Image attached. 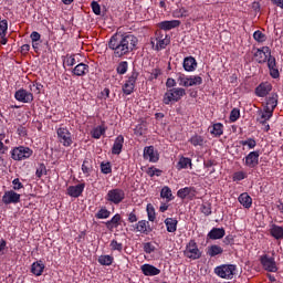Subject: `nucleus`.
I'll use <instances>...</instances> for the list:
<instances>
[{"mask_svg": "<svg viewBox=\"0 0 283 283\" xmlns=\"http://www.w3.org/2000/svg\"><path fill=\"white\" fill-rule=\"evenodd\" d=\"M138 45V38L134 34L113 35L108 42L109 50H113L114 56L120 59L129 52H134Z\"/></svg>", "mask_w": 283, "mask_h": 283, "instance_id": "1", "label": "nucleus"}, {"mask_svg": "<svg viewBox=\"0 0 283 283\" xmlns=\"http://www.w3.org/2000/svg\"><path fill=\"white\" fill-rule=\"evenodd\" d=\"M184 96H187V91L182 87L168 88L164 94L163 103L165 105H171V103H178Z\"/></svg>", "mask_w": 283, "mask_h": 283, "instance_id": "2", "label": "nucleus"}, {"mask_svg": "<svg viewBox=\"0 0 283 283\" xmlns=\"http://www.w3.org/2000/svg\"><path fill=\"white\" fill-rule=\"evenodd\" d=\"M235 271H238V268L234 264H222L214 269L216 275L222 277V280H233Z\"/></svg>", "mask_w": 283, "mask_h": 283, "instance_id": "3", "label": "nucleus"}, {"mask_svg": "<svg viewBox=\"0 0 283 283\" xmlns=\"http://www.w3.org/2000/svg\"><path fill=\"white\" fill-rule=\"evenodd\" d=\"M153 48L156 50H165L171 43V39L167 33H163L161 31H157L155 38L150 41Z\"/></svg>", "mask_w": 283, "mask_h": 283, "instance_id": "4", "label": "nucleus"}, {"mask_svg": "<svg viewBox=\"0 0 283 283\" xmlns=\"http://www.w3.org/2000/svg\"><path fill=\"white\" fill-rule=\"evenodd\" d=\"M57 140L63 145V147H72V144L74 143V139L72 138V133L67 127L60 126L56 129Z\"/></svg>", "mask_w": 283, "mask_h": 283, "instance_id": "5", "label": "nucleus"}, {"mask_svg": "<svg viewBox=\"0 0 283 283\" xmlns=\"http://www.w3.org/2000/svg\"><path fill=\"white\" fill-rule=\"evenodd\" d=\"M32 154H34V151L29 147L19 146L11 150V158L12 160H28Z\"/></svg>", "mask_w": 283, "mask_h": 283, "instance_id": "6", "label": "nucleus"}, {"mask_svg": "<svg viewBox=\"0 0 283 283\" xmlns=\"http://www.w3.org/2000/svg\"><path fill=\"white\" fill-rule=\"evenodd\" d=\"M184 255L189 258V260H200V258H202V253L200 252V249H198V243H196L195 240L189 241L184 251Z\"/></svg>", "mask_w": 283, "mask_h": 283, "instance_id": "7", "label": "nucleus"}, {"mask_svg": "<svg viewBox=\"0 0 283 283\" xmlns=\"http://www.w3.org/2000/svg\"><path fill=\"white\" fill-rule=\"evenodd\" d=\"M105 200H107V202H112L113 205H120V202L125 200V190L120 188L112 189L107 192Z\"/></svg>", "mask_w": 283, "mask_h": 283, "instance_id": "8", "label": "nucleus"}, {"mask_svg": "<svg viewBox=\"0 0 283 283\" xmlns=\"http://www.w3.org/2000/svg\"><path fill=\"white\" fill-rule=\"evenodd\" d=\"M260 262L265 271H269L270 273H277V264L275 263V259L265 254L261 256Z\"/></svg>", "mask_w": 283, "mask_h": 283, "instance_id": "9", "label": "nucleus"}, {"mask_svg": "<svg viewBox=\"0 0 283 283\" xmlns=\"http://www.w3.org/2000/svg\"><path fill=\"white\" fill-rule=\"evenodd\" d=\"M253 56L256 63H266V61H269V57L271 56V49H269V46L256 49Z\"/></svg>", "mask_w": 283, "mask_h": 283, "instance_id": "10", "label": "nucleus"}, {"mask_svg": "<svg viewBox=\"0 0 283 283\" xmlns=\"http://www.w3.org/2000/svg\"><path fill=\"white\" fill-rule=\"evenodd\" d=\"M244 165L245 167H249V169H254V167H258L260 165V151H251L244 158Z\"/></svg>", "mask_w": 283, "mask_h": 283, "instance_id": "11", "label": "nucleus"}, {"mask_svg": "<svg viewBox=\"0 0 283 283\" xmlns=\"http://www.w3.org/2000/svg\"><path fill=\"white\" fill-rule=\"evenodd\" d=\"M144 160H148V163H158L160 160V155L158 150L154 149V146H146L144 148Z\"/></svg>", "mask_w": 283, "mask_h": 283, "instance_id": "12", "label": "nucleus"}, {"mask_svg": "<svg viewBox=\"0 0 283 283\" xmlns=\"http://www.w3.org/2000/svg\"><path fill=\"white\" fill-rule=\"evenodd\" d=\"M2 202L4 205H18V202H21V195L17 193L14 190H8L2 197Z\"/></svg>", "mask_w": 283, "mask_h": 283, "instance_id": "13", "label": "nucleus"}, {"mask_svg": "<svg viewBox=\"0 0 283 283\" xmlns=\"http://www.w3.org/2000/svg\"><path fill=\"white\" fill-rule=\"evenodd\" d=\"M271 118H273V111H271L269 107L264 106L263 111H258L256 120L260 123V125H266V122L271 120Z\"/></svg>", "mask_w": 283, "mask_h": 283, "instance_id": "14", "label": "nucleus"}, {"mask_svg": "<svg viewBox=\"0 0 283 283\" xmlns=\"http://www.w3.org/2000/svg\"><path fill=\"white\" fill-rule=\"evenodd\" d=\"M14 98L19 101V103H32L34 101V95L27 90L20 88L15 92Z\"/></svg>", "mask_w": 283, "mask_h": 283, "instance_id": "15", "label": "nucleus"}, {"mask_svg": "<svg viewBox=\"0 0 283 283\" xmlns=\"http://www.w3.org/2000/svg\"><path fill=\"white\" fill-rule=\"evenodd\" d=\"M271 90H273V85H271L269 82H263L256 86L255 94L259 96V98H264V96H269Z\"/></svg>", "mask_w": 283, "mask_h": 283, "instance_id": "16", "label": "nucleus"}, {"mask_svg": "<svg viewBox=\"0 0 283 283\" xmlns=\"http://www.w3.org/2000/svg\"><path fill=\"white\" fill-rule=\"evenodd\" d=\"M83 191H85V184H78L76 186H70L66 189V193L71 198H80V196L83 195Z\"/></svg>", "mask_w": 283, "mask_h": 283, "instance_id": "17", "label": "nucleus"}, {"mask_svg": "<svg viewBox=\"0 0 283 283\" xmlns=\"http://www.w3.org/2000/svg\"><path fill=\"white\" fill-rule=\"evenodd\" d=\"M136 78H137L136 73H133L132 76H129L128 80L126 81V83L124 84L123 92L127 96H129V94H132V92H134V87L136 85Z\"/></svg>", "mask_w": 283, "mask_h": 283, "instance_id": "18", "label": "nucleus"}, {"mask_svg": "<svg viewBox=\"0 0 283 283\" xmlns=\"http://www.w3.org/2000/svg\"><path fill=\"white\" fill-rule=\"evenodd\" d=\"M268 67L270 70V76H272V78H280V70L277 69L275 57L270 56L268 59Z\"/></svg>", "mask_w": 283, "mask_h": 283, "instance_id": "19", "label": "nucleus"}, {"mask_svg": "<svg viewBox=\"0 0 283 283\" xmlns=\"http://www.w3.org/2000/svg\"><path fill=\"white\" fill-rule=\"evenodd\" d=\"M72 74H74V76H85L90 74V65L80 63L73 69Z\"/></svg>", "mask_w": 283, "mask_h": 283, "instance_id": "20", "label": "nucleus"}, {"mask_svg": "<svg viewBox=\"0 0 283 283\" xmlns=\"http://www.w3.org/2000/svg\"><path fill=\"white\" fill-rule=\"evenodd\" d=\"M142 272L144 273V275H147V276L160 275V269L151 264L142 265Z\"/></svg>", "mask_w": 283, "mask_h": 283, "instance_id": "21", "label": "nucleus"}, {"mask_svg": "<svg viewBox=\"0 0 283 283\" xmlns=\"http://www.w3.org/2000/svg\"><path fill=\"white\" fill-rule=\"evenodd\" d=\"M196 67H198V62H196V57L188 56L184 60V69L186 72H195Z\"/></svg>", "mask_w": 283, "mask_h": 283, "instance_id": "22", "label": "nucleus"}, {"mask_svg": "<svg viewBox=\"0 0 283 283\" xmlns=\"http://www.w3.org/2000/svg\"><path fill=\"white\" fill-rule=\"evenodd\" d=\"M124 143H125V137H123L122 135L117 136L112 148V154H114L115 156H118L120 151H123Z\"/></svg>", "mask_w": 283, "mask_h": 283, "instance_id": "23", "label": "nucleus"}, {"mask_svg": "<svg viewBox=\"0 0 283 283\" xmlns=\"http://www.w3.org/2000/svg\"><path fill=\"white\" fill-rule=\"evenodd\" d=\"M43 271H45V264H43V261H36L32 263L31 273H33V275L40 277V275H43Z\"/></svg>", "mask_w": 283, "mask_h": 283, "instance_id": "24", "label": "nucleus"}, {"mask_svg": "<svg viewBox=\"0 0 283 283\" xmlns=\"http://www.w3.org/2000/svg\"><path fill=\"white\" fill-rule=\"evenodd\" d=\"M239 202L244 207V209H251V206L253 205V199L249 193L243 192L239 196Z\"/></svg>", "mask_w": 283, "mask_h": 283, "instance_id": "25", "label": "nucleus"}, {"mask_svg": "<svg viewBox=\"0 0 283 283\" xmlns=\"http://www.w3.org/2000/svg\"><path fill=\"white\" fill-rule=\"evenodd\" d=\"M226 235L223 228H213L209 233L208 238L210 240H222V237Z\"/></svg>", "mask_w": 283, "mask_h": 283, "instance_id": "26", "label": "nucleus"}, {"mask_svg": "<svg viewBox=\"0 0 283 283\" xmlns=\"http://www.w3.org/2000/svg\"><path fill=\"white\" fill-rule=\"evenodd\" d=\"M180 27V20L163 21L159 23L160 30H174Z\"/></svg>", "mask_w": 283, "mask_h": 283, "instance_id": "27", "label": "nucleus"}, {"mask_svg": "<svg viewBox=\"0 0 283 283\" xmlns=\"http://www.w3.org/2000/svg\"><path fill=\"white\" fill-rule=\"evenodd\" d=\"M164 222L166 224L168 233H176V231L178 230V220L174 218H167Z\"/></svg>", "mask_w": 283, "mask_h": 283, "instance_id": "28", "label": "nucleus"}, {"mask_svg": "<svg viewBox=\"0 0 283 283\" xmlns=\"http://www.w3.org/2000/svg\"><path fill=\"white\" fill-rule=\"evenodd\" d=\"M264 107H268L271 112H275L277 107V94L273 93L266 98Z\"/></svg>", "mask_w": 283, "mask_h": 283, "instance_id": "29", "label": "nucleus"}, {"mask_svg": "<svg viewBox=\"0 0 283 283\" xmlns=\"http://www.w3.org/2000/svg\"><path fill=\"white\" fill-rule=\"evenodd\" d=\"M189 143L192 144L193 147H205L207 140L201 135H193L190 137Z\"/></svg>", "mask_w": 283, "mask_h": 283, "instance_id": "30", "label": "nucleus"}, {"mask_svg": "<svg viewBox=\"0 0 283 283\" xmlns=\"http://www.w3.org/2000/svg\"><path fill=\"white\" fill-rule=\"evenodd\" d=\"M136 231L147 235L149 233V231H151V229H149V221H147V220L138 221L136 224Z\"/></svg>", "mask_w": 283, "mask_h": 283, "instance_id": "31", "label": "nucleus"}, {"mask_svg": "<svg viewBox=\"0 0 283 283\" xmlns=\"http://www.w3.org/2000/svg\"><path fill=\"white\" fill-rule=\"evenodd\" d=\"M106 228L108 231H114V229H117L118 224H120V214H115L109 221L106 223Z\"/></svg>", "mask_w": 283, "mask_h": 283, "instance_id": "32", "label": "nucleus"}, {"mask_svg": "<svg viewBox=\"0 0 283 283\" xmlns=\"http://www.w3.org/2000/svg\"><path fill=\"white\" fill-rule=\"evenodd\" d=\"M178 198H181V200H185L188 196H196V190L191 187L181 188L177 191Z\"/></svg>", "mask_w": 283, "mask_h": 283, "instance_id": "33", "label": "nucleus"}, {"mask_svg": "<svg viewBox=\"0 0 283 283\" xmlns=\"http://www.w3.org/2000/svg\"><path fill=\"white\" fill-rule=\"evenodd\" d=\"M224 253V250L220 245H210L207 251V255L210 258H216V255H222Z\"/></svg>", "mask_w": 283, "mask_h": 283, "instance_id": "34", "label": "nucleus"}, {"mask_svg": "<svg viewBox=\"0 0 283 283\" xmlns=\"http://www.w3.org/2000/svg\"><path fill=\"white\" fill-rule=\"evenodd\" d=\"M270 233L272 238H275V240H283V228L280 226L273 224L270 229Z\"/></svg>", "mask_w": 283, "mask_h": 283, "instance_id": "35", "label": "nucleus"}, {"mask_svg": "<svg viewBox=\"0 0 283 283\" xmlns=\"http://www.w3.org/2000/svg\"><path fill=\"white\" fill-rule=\"evenodd\" d=\"M105 132H107V127H105L102 124L101 126L93 128V130L91 132L92 138H95L96 140H98L101 136H104Z\"/></svg>", "mask_w": 283, "mask_h": 283, "instance_id": "36", "label": "nucleus"}, {"mask_svg": "<svg viewBox=\"0 0 283 283\" xmlns=\"http://www.w3.org/2000/svg\"><path fill=\"white\" fill-rule=\"evenodd\" d=\"M191 158L189 157H180L179 161L177 163V169L180 171L181 169H187V167H191Z\"/></svg>", "mask_w": 283, "mask_h": 283, "instance_id": "37", "label": "nucleus"}, {"mask_svg": "<svg viewBox=\"0 0 283 283\" xmlns=\"http://www.w3.org/2000/svg\"><path fill=\"white\" fill-rule=\"evenodd\" d=\"M102 266H112L114 264V256L112 255H101L97 260Z\"/></svg>", "mask_w": 283, "mask_h": 283, "instance_id": "38", "label": "nucleus"}, {"mask_svg": "<svg viewBox=\"0 0 283 283\" xmlns=\"http://www.w3.org/2000/svg\"><path fill=\"white\" fill-rule=\"evenodd\" d=\"M210 134H212V136H222V134H224V125H222V123L212 125Z\"/></svg>", "mask_w": 283, "mask_h": 283, "instance_id": "39", "label": "nucleus"}, {"mask_svg": "<svg viewBox=\"0 0 283 283\" xmlns=\"http://www.w3.org/2000/svg\"><path fill=\"white\" fill-rule=\"evenodd\" d=\"M160 197L165 198L167 202H171L174 200V195L171 193V188L165 186L160 191Z\"/></svg>", "mask_w": 283, "mask_h": 283, "instance_id": "40", "label": "nucleus"}, {"mask_svg": "<svg viewBox=\"0 0 283 283\" xmlns=\"http://www.w3.org/2000/svg\"><path fill=\"white\" fill-rule=\"evenodd\" d=\"M193 85H202V77L200 75L188 76V87H193Z\"/></svg>", "mask_w": 283, "mask_h": 283, "instance_id": "41", "label": "nucleus"}, {"mask_svg": "<svg viewBox=\"0 0 283 283\" xmlns=\"http://www.w3.org/2000/svg\"><path fill=\"white\" fill-rule=\"evenodd\" d=\"M240 145H242V147H248V149H255V147H258V142L253 138H248L245 140H241Z\"/></svg>", "mask_w": 283, "mask_h": 283, "instance_id": "42", "label": "nucleus"}, {"mask_svg": "<svg viewBox=\"0 0 283 283\" xmlns=\"http://www.w3.org/2000/svg\"><path fill=\"white\" fill-rule=\"evenodd\" d=\"M177 83L181 87H189V76L179 73L178 76H177Z\"/></svg>", "mask_w": 283, "mask_h": 283, "instance_id": "43", "label": "nucleus"}, {"mask_svg": "<svg viewBox=\"0 0 283 283\" xmlns=\"http://www.w3.org/2000/svg\"><path fill=\"white\" fill-rule=\"evenodd\" d=\"M112 212H109V210H107L106 208H102L97 211L95 217L97 218V220H107V218H109Z\"/></svg>", "mask_w": 283, "mask_h": 283, "instance_id": "44", "label": "nucleus"}, {"mask_svg": "<svg viewBox=\"0 0 283 283\" xmlns=\"http://www.w3.org/2000/svg\"><path fill=\"white\" fill-rule=\"evenodd\" d=\"M148 220L150 222H154L156 220V209H154V206L151 203H148L146 207Z\"/></svg>", "mask_w": 283, "mask_h": 283, "instance_id": "45", "label": "nucleus"}, {"mask_svg": "<svg viewBox=\"0 0 283 283\" xmlns=\"http://www.w3.org/2000/svg\"><path fill=\"white\" fill-rule=\"evenodd\" d=\"M82 171L83 174L88 177L90 174H92V164H90V160L85 159L82 164Z\"/></svg>", "mask_w": 283, "mask_h": 283, "instance_id": "46", "label": "nucleus"}, {"mask_svg": "<svg viewBox=\"0 0 283 283\" xmlns=\"http://www.w3.org/2000/svg\"><path fill=\"white\" fill-rule=\"evenodd\" d=\"M253 39L258 43H264V41H266V34H264L262 31L258 30L253 33Z\"/></svg>", "mask_w": 283, "mask_h": 283, "instance_id": "47", "label": "nucleus"}, {"mask_svg": "<svg viewBox=\"0 0 283 283\" xmlns=\"http://www.w3.org/2000/svg\"><path fill=\"white\" fill-rule=\"evenodd\" d=\"M129 67V64L127 61H123L117 65L116 72L117 74H127V70Z\"/></svg>", "mask_w": 283, "mask_h": 283, "instance_id": "48", "label": "nucleus"}, {"mask_svg": "<svg viewBox=\"0 0 283 283\" xmlns=\"http://www.w3.org/2000/svg\"><path fill=\"white\" fill-rule=\"evenodd\" d=\"M172 17L176 19H180L182 17H189V13L187 12V9L181 8L179 10L174 11Z\"/></svg>", "mask_w": 283, "mask_h": 283, "instance_id": "49", "label": "nucleus"}, {"mask_svg": "<svg viewBox=\"0 0 283 283\" xmlns=\"http://www.w3.org/2000/svg\"><path fill=\"white\" fill-rule=\"evenodd\" d=\"M8 34V20L0 21V36Z\"/></svg>", "mask_w": 283, "mask_h": 283, "instance_id": "50", "label": "nucleus"}, {"mask_svg": "<svg viewBox=\"0 0 283 283\" xmlns=\"http://www.w3.org/2000/svg\"><path fill=\"white\" fill-rule=\"evenodd\" d=\"M244 178H247V172L244 171H237L234 172L232 180L234 182H240V180H244Z\"/></svg>", "mask_w": 283, "mask_h": 283, "instance_id": "51", "label": "nucleus"}, {"mask_svg": "<svg viewBox=\"0 0 283 283\" xmlns=\"http://www.w3.org/2000/svg\"><path fill=\"white\" fill-rule=\"evenodd\" d=\"M144 251L148 254L154 253V251H156V245L151 242H146L144 243Z\"/></svg>", "mask_w": 283, "mask_h": 283, "instance_id": "52", "label": "nucleus"}, {"mask_svg": "<svg viewBox=\"0 0 283 283\" xmlns=\"http://www.w3.org/2000/svg\"><path fill=\"white\" fill-rule=\"evenodd\" d=\"M238 118H240V109L233 108L230 113L231 123H235V120H238Z\"/></svg>", "mask_w": 283, "mask_h": 283, "instance_id": "53", "label": "nucleus"}, {"mask_svg": "<svg viewBox=\"0 0 283 283\" xmlns=\"http://www.w3.org/2000/svg\"><path fill=\"white\" fill-rule=\"evenodd\" d=\"M111 249L112 251H123V243H118V241L113 240L111 241Z\"/></svg>", "mask_w": 283, "mask_h": 283, "instance_id": "54", "label": "nucleus"}, {"mask_svg": "<svg viewBox=\"0 0 283 283\" xmlns=\"http://www.w3.org/2000/svg\"><path fill=\"white\" fill-rule=\"evenodd\" d=\"M91 8H92L94 14H96L97 17L101 15V4H98V2L93 1L91 3Z\"/></svg>", "mask_w": 283, "mask_h": 283, "instance_id": "55", "label": "nucleus"}, {"mask_svg": "<svg viewBox=\"0 0 283 283\" xmlns=\"http://www.w3.org/2000/svg\"><path fill=\"white\" fill-rule=\"evenodd\" d=\"M76 55H70V56H66V60H65V64L69 66V67H73V65H76Z\"/></svg>", "mask_w": 283, "mask_h": 283, "instance_id": "56", "label": "nucleus"}, {"mask_svg": "<svg viewBox=\"0 0 283 283\" xmlns=\"http://www.w3.org/2000/svg\"><path fill=\"white\" fill-rule=\"evenodd\" d=\"M160 74H163V71H160V69H154V70L150 72L149 80H150V81H155L156 78H158V76H160Z\"/></svg>", "mask_w": 283, "mask_h": 283, "instance_id": "57", "label": "nucleus"}, {"mask_svg": "<svg viewBox=\"0 0 283 283\" xmlns=\"http://www.w3.org/2000/svg\"><path fill=\"white\" fill-rule=\"evenodd\" d=\"M147 174H148V176H150V177L160 176V175L163 174V170L157 169V168H154V167H150V168H148Z\"/></svg>", "mask_w": 283, "mask_h": 283, "instance_id": "58", "label": "nucleus"}, {"mask_svg": "<svg viewBox=\"0 0 283 283\" xmlns=\"http://www.w3.org/2000/svg\"><path fill=\"white\" fill-rule=\"evenodd\" d=\"M201 212H203L205 216H211V205L203 203L201 206Z\"/></svg>", "mask_w": 283, "mask_h": 283, "instance_id": "59", "label": "nucleus"}, {"mask_svg": "<svg viewBox=\"0 0 283 283\" xmlns=\"http://www.w3.org/2000/svg\"><path fill=\"white\" fill-rule=\"evenodd\" d=\"M101 170H102V174H112V166L109 165V163L107 164H102L101 165Z\"/></svg>", "mask_w": 283, "mask_h": 283, "instance_id": "60", "label": "nucleus"}, {"mask_svg": "<svg viewBox=\"0 0 283 283\" xmlns=\"http://www.w3.org/2000/svg\"><path fill=\"white\" fill-rule=\"evenodd\" d=\"M32 43H39L41 41V33L33 31L30 35Z\"/></svg>", "mask_w": 283, "mask_h": 283, "instance_id": "61", "label": "nucleus"}, {"mask_svg": "<svg viewBox=\"0 0 283 283\" xmlns=\"http://www.w3.org/2000/svg\"><path fill=\"white\" fill-rule=\"evenodd\" d=\"M14 191H19V189H23V184L19 180V178L13 179L12 181Z\"/></svg>", "mask_w": 283, "mask_h": 283, "instance_id": "62", "label": "nucleus"}, {"mask_svg": "<svg viewBox=\"0 0 283 283\" xmlns=\"http://www.w3.org/2000/svg\"><path fill=\"white\" fill-rule=\"evenodd\" d=\"M166 87L168 90H174L176 88V80L171 78V77H168L167 81H166Z\"/></svg>", "mask_w": 283, "mask_h": 283, "instance_id": "63", "label": "nucleus"}, {"mask_svg": "<svg viewBox=\"0 0 283 283\" xmlns=\"http://www.w3.org/2000/svg\"><path fill=\"white\" fill-rule=\"evenodd\" d=\"M234 240H233V237L232 235H227L224 239H223V244H226L227 247H229V244H233Z\"/></svg>", "mask_w": 283, "mask_h": 283, "instance_id": "64", "label": "nucleus"}]
</instances>
